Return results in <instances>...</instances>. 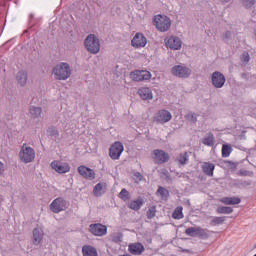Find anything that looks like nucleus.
I'll use <instances>...</instances> for the list:
<instances>
[{
	"label": "nucleus",
	"instance_id": "nucleus-1",
	"mask_svg": "<svg viewBox=\"0 0 256 256\" xmlns=\"http://www.w3.org/2000/svg\"><path fill=\"white\" fill-rule=\"evenodd\" d=\"M53 74L58 81H67L71 77V66L62 62L54 67Z\"/></svg>",
	"mask_w": 256,
	"mask_h": 256
},
{
	"label": "nucleus",
	"instance_id": "nucleus-2",
	"mask_svg": "<svg viewBox=\"0 0 256 256\" xmlns=\"http://www.w3.org/2000/svg\"><path fill=\"white\" fill-rule=\"evenodd\" d=\"M154 25L160 33H166L171 29V19L164 15H156L154 17Z\"/></svg>",
	"mask_w": 256,
	"mask_h": 256
},
{
	"label": "nucleus",
	"instance_id": "nucleus-3",
	"mask_svg": "<svg viewBox=\"0 0 256 256\" xmlns=\"http://www.w3.org/2000/svg\"><path fill=\"white\" fill-rule=\"evenodd\" d=\"M19 158L22 163H33V161H35V149L23 144L19 152Z\"/></svg>",
	"mask_w": 256,
	"mask_h": 256
},
{
	"label": "nucleus",
	"instance_id": "nucleus-4",
	"mask_svg": "<svg viewBox=\"0 0 256 256\" xmlns=\"http://www.w3.org/2000/svg\"><path fill=\"white\" fill-rule=\"evenodd\" d=\"M85 47L89 53H92L93 55L99 53L101 49V44H99V39L95 37L94 34H90L85 39Z\"/></svg>",
	"mask_w": 256,
	"mask_h": 256
},
{
	"label": "nucleus",
	"instance_id": "nucleus-5",
	"mask_svg": "<svg viewBox=\"0 0 256 256\" xmlns=\"http://www.w3.org/2000/svg\"><path fill=\"white\" fill-rule=\"evenodd\" d=\"M123 151H125V146H123V143L119 141L114 142L109 148L110 159H112V161H119Z\"/></svg>",
	"mask_w": 256,
	"mask_h": 256
},
{
	"label": "nucleus",
	"instance_id": "nucleus-6",
	"mask_svg": "<svg viewBox=\"0 0 256 256\" xmlns=\"http://www.w3.org/2000/svg\"><path fill=\"white\" fill-rule=\"evenodd\" d=\"M185 235L188 237H199L200 239H209V230L201 227H188L185 230Z\"/></svg>",
	"mask_w": 256,
	"mask_h": 256
},
{
	"label": "nucleus",
	"instance_id": "nucleus-7",
	"mask_svg": "<svg viewBox=\"0 0 256 256\" xmlns=\"http://www.w3.org/2000/svg\"><path fill=\"white\" fill-rule=\"evenodd\" d=\"M51 169L59 175H63L65 173H69L71 171V166L67 162H63L61 160H54L50 164Z\"/></svg>",
	"mask_w": 256,
	"mask_h": 256
},
{
	"label": "nucleus",
	"instance_id": "nucleus-8",
	"mask_svg": "<svg viewBox=\"0 0 256 256\" xmlns=\"http://www.w3.org/2000/svg\"><path fill=\"white\" fill-rule=\"evenodd\" d=\"M67 207H69V203L63 197L54 199L50 204V210L52 213H61V211H65Z\"/></svg>",
	"mask_w": 256,
	"mask_h": 256
},
{
	"label": "nucleus",
	"instance_id": "nucleus-9",
	"mask_svg": "<svg viewBox=\"0 0 256 256\" xmlns=\"http://www.w3.org/2000/svg\"><path fill=\"white\" fill-rule=\"evenodd\" d=\"M173 119V115H171V112L169 110L161 109L154 115V121L155 123H158L160 125H165V123H169Z\"/></svg>",
	"mask_w": 256,
	"mask_h": 256
},
{
	"label": "nucleus",
	"instance_id": "nucleus-10",
	"mask_svg": "<svg viewBox=\"0 0 256 256\" xmlns=\"http://www.w3.org/2000/svg\"><path fill=\"white\" fill-rule=\"evenodd\" d=\"M152 159L156 164H163L169 162V154L161 149H155L152 152Z\"/></svg>",
	"mask_w": 256,
	"mask_h": 256
},
{
	"label": "nucleus",
	"instance_id": "nucleus-11",
	"mask_svg": "<svg viewBox=\"0 0 256 256\" xmlns=\"http://www.w3.org/2000/svg\"><path fill=\"white\" fill-rule=\"evenodd\" d=\"M164 43L168 49H171L172 51H179L181 49V45H183V42L179 37L176 36H170L168 38H165Z\"/></svg>",
	"mask_w": 256,
	"mask_h": 256
},
{
	"label": "nucleus",
	"instance_id": "nucleus-12",
	"mask_svg": "<svg viewBox=\"0 0 256 256\" xmlns=\"http://www.w3.org/2000/svg\"><path fill=\"white\" fill-rule=\"evenodd\" d=\"M130 77L132 81H149L152 77L151 72L147 70H135L131 72Z\"/></svg>",
	"mask_w": 256,
	"mask_h": 256
},
{
	"label": "nucleus",
	"instance_id": "nucleus-13",
	"mask_svg": "<svg viewBox=\"0 0 256 256\" xmlns=\"http://www.w3.org/2000/svg\"><path fill=\"white\" fill-rule=\"evenodd\" d=\"M89 231L95 237H103L107 235V227L101 223L90 224Z\"/></svg>",
	"mask_w": 256,
	"mask_h": 256
},
{
	"label": "nucleus",
	"instance_id": "nucleus-14",
	"mask_svg": "<svg viewBox=\"0 0 256 256\" xmlns=\"http://www.w3.org/2000/svg\"><path fill=\"white\" fill-rule=\"evenodd\" d=\"M172 75L175 77L180 78H187L191 75V69L187 68L186 66L176 65L171 70Z\"/></svg>",
	"mask_w": 256,
	"mask_h": 256
},
{
	"label": "nucleus",
	"instance_id": "nucleus-15",
	"mask_svg": "<svg viewBox=\"0 0 256 256\" xmlns=\"http://www.w3.org/2000/svg\"><path fill=\"white\" fill-rule=\"evenodd\" d=\"M131 45L135 49H141V47H145L147 45V38L143 33H136L133 39L131 40Z\"/></svg>",
	"mask_w": 256,
	"mask_h": 256
},
{
	"label": "nucleus",
	"instance_id": "nucleus-16",
	"mask_svg": "<svg viewBox=\"0 0 256 256\" xmlns=\"http://www.w3.org/2000/svg\"><path fill=\"white\" fill-rule=\"evenodd\" d=\"M212 85L216 88V89H221V87H223V85H225V75H223L221 72L216 71L212 74Z\"/></svg>",
	"mask_w": 256,
	"mask_h": 256
},
{
	"label": "nucleus",
	"instance_id": "nucleus-17",
	"mask_svg": "<svg viewBox=\"0 0 256 256\" xmlns=\"http://www.w3.org/2000/svg\"><path fill=\"white\" fill-rule=\"evenodd\" d=\"M77 171L79 175H81V177H84V179H89L90 181H93V179H95V170L85 165L79 166Z\"/></svg>",
	"mask_w": 256,
	"mask_h": 256
},
{
	"label": "nucleus",
	"instance_id": "nucleus-18",
	"mask_svg": "<svg viewBox=\"0 0 256 256\" xmlns=\"http://www.w3.org/2000/svg\"><path fill=\"white\" fill-rule=\"evenodd\" d=\"M128 251L131 255H141L145 251V247L141 243L129 244Z\"/></svg>",
	"mask_w": 256,
	"mask_h": 256
},
{
	"label": "nucleus",
	"instance_id": "nucleus-19",
	"mask_svg": "<svg viewBox=\"0 0 256 256\" xmlns=\"http://www.w3.org/2000/svg\"><path fill=\"white\" fill-rule=\"evenodd\" d=\"M138 95L143 101H149L153 99V92L149 87H142L138 90Z\"/></svg>",
	"mask_w": 256,
	"mask_h": 256
},
{
	"label": "nucleus",
	"instance_id": "nucleus-20",
	"mask_svg": "<svg viewBox=\"0 0 256 256\" xmlns=\"http://www.w3.org/2000/svg\"><path fill=\"white\" fill-rule=\"evenodd\" d=\"M45 233L42 228H35L33 230V245H41Z\"/></svg>",
	"mask_w": 256,
	"mask_h": 256
},
{
	"label": "nucleus",
	"instance_id": "nucleus-21",
	"mask_svg": "<svg viewBox=\"0 0 256 256\" xmlns=\"http://www.w3.org/2000/svg\"><path fill=\"white\" fill-rule=\"evenodd\" d=\"M202 171L207 177H213V172L215 171V164L210 162H204L202 165Z\"/></svg>",
	"mask_w": 256,
	"mask_h": 256
},
{
	"label": "nucleus",
	"instance_id": "nucleus-22",
	"mask_svg": "<svg viewBox=\"0 0 256 256\" xmlns=\"http://www.w3.org/2000/svg\"><path fill=\"white\" fill-rule=\"evenodd\" d=\"M105 191H107V184L98 183L94 186L93 194L95 197H101V195H104Z\"/></svg>",
	"mask_w": 256,
	"mask_h": 256
},
{
	"label": "nucleus",
	"instance_id": "nucleus-23",
	"mask_svg": "<svg viewBox=\"0 0 256 256\" xmlns=\"http://www.w3.org/2000/svg\"><path fill=\"white\" fill-rule=\"evenodd\" d=\"M82 255L83 256H99L97 253V249L91 245H85L82 247Z\"/></svg>",
	"mask_w": 256,
	"mask_h": 256
},
{
	"label": "nucleus",
	"instance_id": "nucleus-24",
	"mask_svg": "<svg viewBox=\"0 0 256 256\" xmlns=\"http://www.w3.org/2000/svg\"><path fill=\"white\" fill-rule=\"evenodd\" d=\"M220 203H223L224 205H239V203H241V198L223 197L220 199Z\"/></svg>",
	"mask_w": 256,
	"mask_h": 256
},
{
	"label": "nucleus",
	"instance_id": "nucleus-25",
	"mask_svg": "<svg viewBox=\"0 0 256 256\" xmlns=\"http://www.w3.org/2000/svg\"><path fill=\"white\" fill-rule=\"evenodd\" d=\"M143 199L139 198L137 200H132L129 202L128 207L132 209V211H139L141 207H143Z\"/></svg>",
	"mask_w": 256,
	"mask_h": 256
},
{
	"label": "nucleus",
	"instance_id": "nucleus-26",
	"mask_svg": "<svg viewBox=\"0 0 256 256\" xmlns=\"http://www.w3.org/2000/svg\"><path fill=\"white\" fill-rule=\"evenodd\" d=\"M202 143L206 145V147H213L215 145V135L208 133L206 137L202 139Z\"/></svg>",
	"mask_w": 256,
	"mask_h": 256
},
{
	"label": "nucleus",
	"instance_id": "nucleus-27",
	"mask_svg": "<svg viewBox=\"0 0 256 256\" xmlns=\"http://www.w3.org/2000/svg\"><path fill=\"white\" fill-rule=\"evenodd\" d=\"M216 212L218 213V215H231V213H233V208L229 206H219L216 209Z\"/></svg>",
	"mask_w": 256,
	"mask_h": 256
},
{
	"label": "nucleus",
	"instance_id": "nucleus-28",
	"mask_svg": "<svg viewBox=\"0 0 256 256\" xmlns=\"http://www.w3.org/2000/svg\"><path fill=\"white\" fill-rule=\"evenodd\" d=\"M16 79L19 83V85H25L27 83V72L25 71H20L17 73Z\"/></svg>",
	"mask_w": 256,
	"mask_h": 256
},
{
	"label": "nucleus",
	"instance_id": "nucleus-29",
	"mask_svg": "<svg viewBox=\"0 0 256 256\" xmlns=\"http://www.w3.org/2000/svg\"><path fill=\"white\" fill-rule=\"evenodd\" d=\"M177 161L179 163V165H187V163H189V153L184 152V153H180Z\"/></svg>",
	"mask_w": 256,
	"mask_h": 256
},
{
	"label": "nucleus",
	"instance_id": "nucleus-30",
	"mask_svg": "<svg viewBox=\"0 0 256 256\" xmlns=\"http://www.w3.org/2000/svg\"><path fill=\"white\" fill-rule=\"evenodd\" d=\"M233 153V147L229 144L222 145V157L227 158Z\"/></svg>",
	"mask_w": 256,
	"mask_h": 256
},
{
	"label": "nucleus",
	"instance_id": "nucleus-31",
	"mask_svg": "<svg viewBox=\"0 0 256 256\" xmlns=\"http://www.w3.org/2000/svg\"><path fill=\"white\" fill-rule=\"evenodd\" d=\"M183 217H185V215H183V208L181 206L176 207L172 213V218L179 220L183 219Z\"/></svg>",
	"mask_w": 256,
	"mask_h": 256
},
{
	"label": "nucleus",
	"instance_id": "nucleus-32",
	"mask_svg": "<svg viewBox=\"0 0 256 256\" xmlns=\"http://www.w3.org/2000/svg\"><path fill=\"white\" fill-rule=\"evenodd\" d=\"M42 109L41 107H31L30 108V115L34 118L37 119V117L41 116L42 113Z\"/></svg>",
	"mask_w": 256,
	"mask_h": 256
},
{
	"label": "nucleus",
	"instance_id": "nucleus-33",
	"mask_svg": "<svg viewBox=\"0 0 256 256\" xmlns=\"http://www.w3.org/2000/svg\"><path fill=\"white\" fill-rule=\"evenodd\" d=\"M157 193L162 199H167V197H169V190L163 188V186H159Z\"/></svg>",
	"mask_w": 256,
	"mask_h": 256
},
{
	"label": "nucleus",
	"instance_id": "nucleus-34",
	"mask_svg": "<svg viewBox=\"0 0 256 256\" xmlns=\"http://www.w3.org/2000/svg\"><path fill=\"white\" fill-rule=\"evenodd\" d=\"M119 199H122V201H129V191L127 189L123 188L121 192L118 195Z\"/></svg>",
	"mask_w": 256,
	"mask_h": 256
},
{
	"label": "nucleus",
	"instance_id": "nucleus-35",
	"mask_svg": "<svg viewBox=\"0 0 256 256\" xmlns=\"http://www.w3.org/2000/svg\"><path fill=\"white\" fill-rule=\"evenodd\" d=\"M156 213H157V209L155 208V206L150 207L146 212L147 219H153Z\"/></svg>",
	"mask_w": 256,
	"mask_h": 256
},
{
	"label": "nucleus",
	"instance_id": "nucleus-36",
	"mask_svg": "<svg viewBox=\"0 0 256 256\" xmlns=\"http://www.w3.org/2000/svg\"><path fill=\"white\" fill-rule=\"evenodd\" d=\"M47 133L50 137H59V130L54 126L49 127Z\"/></svg>",
	"mask_w": 256,
	"mask_h": 256
},
{
	"label": "nucleus",
	"instance_id": "nucleus-37",
	"mask_svg": "<svg viewBox=\"0 0 256 256\" xmlns=\"http://www.w3.org/2000/svg\"><path fill=\"white\" fill-rule=\"evenodd\" d=\"M241 62L244 65H247V63H249V61H251V57L249 56V52H244L241 57H240Z\"/></svg>",
	"mask_w": 256,
	"mask_h": 256
},
{
	"label": "nucleus",
	"instance_id": "nucleus-38",
	"mask_svg": "<svg viewBox=\"0 0 256 256\" xmlns=\"http://www.w3.org/2000/svg\"><path fill=\"white\" fill-rule=\"evenodd\" d=\"M242 5L245 9H251L255 5V0H242Z\"/></svg>",
	"mask_w": 256,
	"mask_h": 256
},
{
	"label": "nucleus",
	"instance_id": "nucleus-39",
	"mask_svg": "<svg viewBox=\"0 0 256 256\" xmlns=\"http://www.w3.org/2000/svg\"><path fill=\"white\" fill-rule=\"evenodd\" d=\"M212 223H214V225H222V223H225V217H214Z\"/></svg>",
	"mask_w": 256,
	"mask_h": 256
},
{
	"label": "nucleus",
	"instance_id": "nucleus-40",
	"mask_svg": "<svg viewBox=\"0 0 256 256\" xmlns=\"http://www.w3.org/2000/svg\"><path fill=\"white\" fill-rule=\"evenodd\" d=\"M186 119H190L192 123H195L197 121V114L190 112L186 115Z\"/></svg>",
	"mask_w": 256,
	"mask_h": 256
},
{
	"label": "nucleus",
	"instance_id": "nucleus-41",
	"mask_svg": "<svg viewBox=\"0 0 256 256\" xmlns=\"http://www.w3.org/2000/svg\"><path fill=\"white\" fill-rule=\"evenodd\" d=\"M3 173H5V165L3 162H0V176L3 175Z\"/></svg>",
	"mask_w": 256,
	"mask_h": 256
},
{
	"label": "nucleus",
	"instance_id": "nucleus-42",
	"mask_svg": "<svg viewBox=\"0 0 256 256\" xmlns=\"http://www.w3.org/2000/svg\"><path fill=\"white\" fill-rule=\"evenodd\" d=\"M134 176H135L137 179H139V181H141V180L143 179V175H141V173H139V172H136V173L134 174Z\"/></svg>",
	"mask_w": 256,
	"mask_h": 256
},
{
	"label": "nucleus",
	"instance_id": "nucleus-43",
	"mask_svg": "<svg viewBox=\"0 0 256 256\" xmlns=\"http://www.w3.org/2000/svg\"><path fill=\"white\" fill-rule=\"evenodd\" d=\"M229 37H231V32H226L225 38H226V39H229Z\"/></svg>",
	"mask_w": 256,
	"mask_h": 256
},
{
	"label": "nucleus",
	"instance_id": "nucleus-44",
	"mask_svg": "<svg viewBox=\"0 0 256 256\" xmlns=\"http://www.w3.org/2000/svg\"><path fill=\"white\" fill-rule=\"evenodd\" d=\"M222 3H229L230 0H221Z\"/></svg>",
	"mask_w": 256,
	"mask_h": 256
},
{
	"label": "nucleus",
	"instance_id": "nucleus-45",
	"mask_svg": "<svg viewBox=\"0 0 256 256\" xmlns=\"http://www.w3.org/2000/svg\"><path fill=\"white\" fill-rule=\"evenodd\" d=\"M3 203V197L0 196V205Z\"/></svg>",
	"mask_w": 256,
	"mask_h": 256
}]
</instances>
